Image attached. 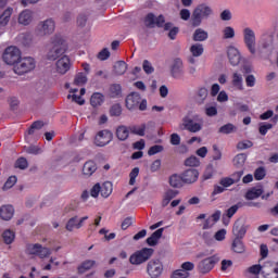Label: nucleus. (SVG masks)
Listing matches in <instances>:
<instances>
[{
    "mask_svg": "<svg viewBox=\"0 0 278 278\" xmlns=\"http://www.w3.org/2000/svg\"><path fill=\"white\" fill-rule=\"evenodd\" d=\"M52 48L49 50L47 54V59L52 62H55L58 58L66 53V41H64V38H62L60 35H55L52 38Z\"/></svg>",
    "mask_w": 278,
    "mask_h": 278,
    "instance_id": "nucleus-1",
    "label": "nucleus"
},
{
    "mask_svg": "<svg viewBox=\"0 0 278 278\" xmlns=\"http://www.w3.org/2000/svg\"><path fill=\"white\" fill-rule=\"evenodd\" d=\"M26 255H31L33 257H39L40 260H46L51 255V249L42 247L40 243H27L25 249Z\"/></svg>",
    "mask_w": 278,
    "mask_h": 278,
    "instance_id": "nucleus-2",
    "label": "nucleus"
},
{
    "mask_svg": "<svg viewBox=\"0 0 278 278\" xmlns=\"http://www.w3.org/2000/svg\"><path fill=\"white\" fill-rule=\"evenodd\" d=\"M36 68V60L31 56L20 58L17 63L13 66V71L16 75H25L26 73H31Z\"/></svg>",
    "mask_w": 278,
    "mask_h": 278,
    "instance_id": "nucleus-3",
    "label": "nucleus"
},
{
    "mask_svg": "<svg viewBox=\"0 0 278 278\" xmlns=\"http://www.w3.org/2000/svg\"><path fill=\"white\" fill-rule=\"evenodd\" d=\"M154 253L152 248H143L137 252H135L130 257V264L135 266H139V264H144Z\"/></svg>",
    "mask_w": 278,
    "mask_h": 278,
    "instance_id": "nucleus-4",
    "label": "nucleus"
},
{
    "mask_svg": "<svg viewBox=\"0 0 278 278\" xmlns=\"http://www.w3.org/2000/svg\"><path fill=\"white\" fill-rule=\"evenodd\" d=\"M3 62L9 66H15L21 60V50L14 46H10L4 50L2 55Z\"/></svg>",
    "mask_w": 278,
    "mask_h": 278,
    "instance_id": "nucleus-5",
    "label": "nucleus"
},
{
    "mask_svg": "<svg viewBox=\"0 0 278 278\" xmlns=\"http://www.w3.org/2000/svg\"><path fill=\"white\" fill-rule=\"evenodd\" d=\"M220 258H218L216 255H212L210 257L202 260L198 264L199 273H201L202 275H207V273L214 269V267L216 266V264H218Z\"/></svg>",
    "mask_w": 278,
    "mask_h": 278,
    "instance_id": "nucleus-6",
    "label": "nucleus"
},
{
    "mask_svg": "<svg viewBox=\"0 0 278 278\" xmlns=\"http://www.w3.org/2000/svg\"><path fill=\"white\" fill-rule=\"evenodd\" d=\"M147 273L151 278H160L162 277V273H164V264L160 260H151L147 265Z\"/></svg>",
    "mask_w": 278,
    "mask_h": 278,
    "instance_id": "nucleus-7",
    "label": "nucleus"
},
{
    "mask_svg": "<svg viewBox=\"0 0 278 278\" xmlns=\"http://www.w3.org/2000/svg\"><path fill=\"white\" fill-rule=\"evenodd\" d=\"M243 41L252 55H255V31L250 27L243 29Z\"/></svg>",
    "mask_w": 278,
    "mask_h": 278,
    "instance_id": "nucleus-8",
    "label": "nucleus"
},
{
    "mask_svg": "<svg viewBox=\"0 0 278 278\" xmlns=\"http://www.w3.org/2000/svg\"><path fill=\"white\" fill-rule=\"evenodd\" d=\"M114 134L112 131L104 129L100 130L94 138V144L96 147H105L108 143L113 140Z\"/></svg>",
    "mask_w": 278,
    "mask_h": 278,
    "instance_id": "nucleus-9",
    "label": "nucleus"
},
{
    "mask_svg": "<svg viewBox=\"0 0 278 278\" xmlns=\"http://www.w3.org/2000/svg\"><path fill=\"white\" fill-rule=\"evenodd\" d=\"M166 23V18L164 15H159L155 17V14L148 13L144 17V25L146 27H164V24Z\"/></svg>",
    "mask_w": 278,
    "mask_h": 278,
    "instance_id": "nucleus-10",
    "label": "nucleus"
},
{
    "mask_svg": "<svg viewBox=\"0 0 278 278\" xmlns=\"http://www.w3.org/2000/svg\"><path fill=\"white\" fill-rule=\"evenodd\" d=\"M182 126L184 129H186V131H190V134H198V131L203 129V124L194 122L190 116H185L182 118Z\"/></svg>",
    "mask_w": 278,
    "mask_h": 278,
    "instance_id": "nucleus-11",
    "label": "nucleus"
},
{
    "mask_svg": "<svg viewBox=\"0 0 278 278\" xmlns=\"http://www.w3.org/2000/svg\"><path fill=\"white\" fill-rule=\"evenodd\" d=\"M170 74L174 79H181L184 77V61L180 58L174 59L170 66Z\"/></svg>",
    "mask_w": 278,
    "mask_h": 278,
    "instance_id": "nucleus-12",
    "label": "nucleus"
},
{
    "mask_svg": "<svg viewBox=\"0 0 278 278\" xmlns=\"http://www.w3.org/2000/svg\"><path fill=\"white\" fill-rule=\"evenodd\" d=\"M39 36H47L55 31V22L51 18L41 22L38 25Z\"/></svg>",
    "mask_w": 278,
    "mask_h": 278,
    "instance_id": "nucleus-13",
    "label": "nucleus"
},
{
    "mask_svg": "<svg viewBox=\"0 0 278 278\" xmlns=\"http://www.w3.org/2000/svg\"><path fill=\"white\" fill-rule=\"evenodd\" d=\"M56 73L66 75L71 71V59L66 55L59 59L55 63Z\"/></svg>",
    "mask_w": 278,
    "mask_h": 278,
    "instance_id": "nucleus-14",
    "label": "nucleus"
},
{
    "mask_svg": "<svg viewBox=\"0 0 278 278\" xmlns=\"http://www.w3.org/2000/svg\"><path fill=\"white\" fill-rule=\"evenodd\" d=\"M244 175V172L239 170L232 174V178L230 177H224L219 180V186H223L224 188H230V186H233V184H238L240 179H242V176Z\"/></svg>",
    "mask_w": 278,
    "mask_h": 278,
    "instance_id": "nucleus-15",
    "label": "nucleus"
},
{
    "mask_svg": "<svg viewBox=\"0 0 278 278\" xmlns=\"http://www.w3.org/2000/svg\"><path fill=\"white\" fill-rule=\"evenodd\" d=\"M227 55L231 66H238V64H240V61L242 60L240 50H238L236 47H232V46L228 47Z\"/></svg>",
    "mask_w": 278,
    "mask_h": 278,
    "instance_id": "nucleus-16",
    "label": "nucleus"
},
{
    "mask_svg": "<svg viewBox=\"0 0 278 278\" xmlns=\"http://www.w3.org/2000/svg\"><path fill=\"white\" fill-rule=\"evenodd\" d=\"M140 93L131 92L126 97V108L127 110H137L138 105H140L141 101Z\"/></svg>",
    "mask_w": 278,
    "mask_h": 278,
    "instance_id": "nucleus-17",
    "label": "nucleus"
},
{
    "mask_svg": "<svg viewBox=\"0 0 278 278\" xmlns=\"http://www.w3.org/2000/svg\"><path fill=\"white\" fill-rule=\"evenodd\" d=\"M185 184H197L199 181V172L195 168L186 169L182 174Z\"/></svg>",
    "mask_w": 278,
    "mask_h": 278,
    "instance_id": "nucleus-18",
    "label": "nucleus"
},
{
    "mask_svg": "<svg viewBox=\"0 0 278 278\" xmlns=\"http://www.w3.org/2000/svg\"><path fill=\"white\" fill-rule=\"evenodd\" d=\"M262 275L264 278H278V267H273V263L263 265Z\"/></svg>",
    "mask_w": 278,
    "mask_h": 278,
    "instance_id": "nucleus-19",
    "label": "nucleus"
},
{
    "mask_svg": "<svg viewBox=\"0 0 278 278\" xmlns=\"http://www.w3.org/2000/svg\"><path fill=\"white\" fill-rule=\"evenodd\" d=\"M193 12L199 14L202 18H210V16H212V14L214 13L212 7L205 3L199 4Z\"/></svg>",
    "mask_w": 278,
    "mask_h": 278,
    "instance_id": "nucleus-20",
    "label": "nucleus"
},
{
    "mask_svg": "<svg viewBox=\"0 0 278 278\" xmlns=\"http://www.w3.org/2000/svg\"><path fill=\"white\" fill-rule=\"evenodd\" d=\"M262 194H264V187H262V186L253 187L247 191L245 199L248 201H253L255 199H260V197H262Z\"/></svg>",
    "mask_w": 278,
    "mask_h": 278,
    "instance_id": "nucleus-21",
    "label": "nucleus"
},
{
    "mask_svg": "<svg viewBox=\"0 0 278 278\" xmlns=\"http://www.w3.org/2000/svg\"><path fill=\"white\" fill-rule=\"evenodd\" d=\"M231 84L235 90H239L240 92H242V90H244V79L242 78V74L235 72L232 74Z\"/></svg>",
    "mask_w": 278,
    "mask_h": 278,
    "instance_id": "nucleus-22",
    "label": "nucleus"
},
{
    "mask_svg": "<svg viewBox=\"0 0 278 278\" xmlns=\"http://www.w3.org/2000/svg\"><path fill=\"white\" fill-rule=\"evenodd\" d=\"M97 266V261L94 260H86L78 267V275H84V273H88V270H92Z\"/></svg>",
    "mask_w": 278,
    "mask_h": 278,
    "instance_id": "nucleus-23",
    "label": "nucleus"
},
{
    "mask_svg": "<svg viewBox=\"0 0 278 278\" xmlns=\"http://www.w3.org/2000/svg\"><path fill=\"white\" fill-rule=\"evenodd\" d=\"M97 163L94 161H87L83 166V175L85 177H92L97 173Z\"/></svg>",
    "mask_w": 278,
    "mask_h": 278,
    "instance_id": "nucleus-24",
    "label": "nucleus"
},
{
    "mask_svg": "<svg viewBox=\"0 0 278 278\" xmlns=\"http://www.w3.org/2000/svg\"><path fill=\"white\" fill-rule=\"evenodd\" d=\"M13 216H14V206L3 205L0 207V218H2V220H12Z\"/></svg>",
    "mask_w": 278,
    "mask_h": 278,
    "instance_id": "nucleus-25",
    "label": "nucleus"
},
{
    "mask_svg": "<svg viewBox=\"0 0 278 278\" xmlns=\"http://www.w3.org/2000/svg\"><path fill=\"white\" fill-rule=\"evenodd\" d=\"M110 99H118L123 97V87L121 84H112L109 88Z\"/></svg>",
    "mask_w": 278,
    "mask_h": 278,
    "instance_id": "nucleus-26",
    "label": "nucleus"
},
{
    "mask_svg": "<svg viewBox=\"0 0 278 278\" xmlns=\"http://www.w3.org/2000/svg\"><path fill=\"white\" fill-rule=\"evenodd\" d=\"M232 232L236 236V238L242 240V238L247 236V226H244V224H240V222H236L232 227Z\"/></svg>",
    "mask_w": 278,
    "mask_h": 278,
    "instance_id": "nucleus-27",
    "label": "nucleus"
},
{
    "mask_svg": "<svg viewBox=\"0 0 278 278\" xmlns=\"http://www.w3.org/2000/svg\"><path fill=\"white\" fill-rule=\"evenodd\" d=\"M179 194V191L169 189L163 194L162 207H167V205Z\"/></svg>",
    "mask_w": 278,
    "mask_h": 278,
    "instance_id": "nucleus-28",
    "label": "nucleus"
},
{
    "mask_svg": "<svg viewBox=\"0 0 278 278\" xmlns=\"http://www.w3.org/2000/svg\"><path fill=\"white\" fill-rule=\"evenodd\" d=\"M164 228H159L147 239V244H149V247H155V244H157V242L160 241V238H162Z\"/></svg>",
    "mask_w": 278,
    "mask_h": 278,
    "instance_id": "nucleus-29",
    "label": "nucleus"
},
{
    "mask_svg": "<svg viewBox=\"0 0 278 278\" xmlns=\"http://www.w3.org/2000/svg\"><path fill=\"white\" fill-rule=\"evenodd\" d=\"M231 251H233V253H239V254H242L247 251V247H244V242H242V239L240 238L233 239L231 243Z\"/></svg>",
    "mask_w": 278,
    "mask_h": 278,
    "instance_id": "nucleus-30",
    "label": "nucleus"
},
{
    "mask_svg": "<svg viewBox=\"0 0 278 278\" xmlns=\"http://www.w3.org/2000/svg\"><path fill=\"white\" fill-rule=\"evenodd\" d=\"M185 184L182 174H174L169 177V186L172 188H181Z\"/></svg>",
    "mask_w": 278,
    "mask_h": 278,
    "instance_id": "nucleus-31",
    "label": "nucleus"
},
{
    "mask_svg": "<svg viewBox=\"0 0 278 278\" xmlns=\"http://www.w3.org/2000/svg\"><path fill=\"white\" fill-rule=\"evenodd\" d=\"M104 101H105V96H103V93L101 92H94L90 98V103L92 108H99L103 105Z\"/></svg>",
    "mask_w": 278,
    "mask_h": 278,
    "instance_id": "nucleus-32",
    "label": "nucleus"
},
{
    "mask_svg": "<svg viewBox=\"0 0 278 278\" xmlns=\"http://www.w3.org/2000/svg\"><path fill=\"white\" fill-rule=\"evenodd\" d=\"M12 12H14V9L7 8L3 13L0 15V27H5L10 23V18H12Z\"/></svg>",
    "mask_w": 278,
    "mask_h": 278,
    "instance_id": "nucleus-33",
    "label": "nucleus"
},
{
    "mask_svg": "<svg viewBox=\"0 0 278 278\" xmlns=\"http://www.w3.org/2000/svg\"><path fill=\"white\" fill-rule=\"evenodd\" d=\"M207 94H210V92L207 91V88L201 87L198 89V92L195 96V102L198 103V105H203V103H205V99H207Z\"/></svg>",
    "mask_w": 278,
    "mask_h": 278,
    "instance_id": "nucleus-34",
    "label": "nucleus"
},
{
    "mask_svg": "<svg viewBox=\"0 0 278 278\" xmlns=\"http://www.w3.org/2000/svg\"><path fill=\"white\" fill-rule=\"evenodd\" d=\"M114 190L113 185L111 181H105L102 186H100V194L103 199H108L112 191Z\"/></svg>",
    "mask_w": 278,
    "mask_h": 278,
    "instance_id": "nucleus-35",
    "label": "nucleus"
},
{
    "mask_svg": "<svg viewBox=\"0 0 278 278\" xmlns=\"http://www.w3.org/2000/svg\"><path fill=\"white\" fill-rule=\"evenodd\" d=\"M207 38H208L207 31L203 30L202 28H198L193 33L194 42H205Z\"/></svg>",
    "mask_w": 278,
    "mask_h": 278,
    "instance_id": "nucleus-36",
    "label": "nucleus"
},
{
    "mask_svg": "<svg viewBox=\"0 0 278 278\" xmlns=\"http://www.w3.org/2000/svg\"><path fill=\"white\" fill-rule=\"evenodd\" d=\"M18 23L20 25H29V23H31V11H22L18 16Z\"/></svg>",
    "mask_w": 278,
    "mask_h": 278,
    "instance_id": "nucleus-37",
    "label": "nucleus"
},
{
    "mask_svg": "<svg viewBox=\"0 0 278 278\" xmlns=\"http://www.w3.org/2000/svg\"><path fill=\"white\" fill-rule=\"evenodd\" d=\"M114 75H125L127 73V63L125 61H117L113 67Z\"/></svg>",
    "mask_w": 278,
    "mask_h": 278,
    "instance_id": "nucleus-38",
    "label": "nucleus"
},
{
    "mask_svg": "<svg viewBox=\"0 0 278 278\" xmlns=\"http://www.w3.org/2000/svg\"><path fill=\"white\" fill-rule=\"evenodd\" d=\"M129 128H127V126H118L116 129V136L118 138V140H121L122 142H124V140H127V138H129Z\"/></svg>",
    "mask_w": 278,
    "mask_h": 278,
    "instance_id": "nucleus-39",
    "label": "nucleus"
},
{
    "mask_svg": "<svg viewBox=\"0 0 278 278\" xmlns=\"http://www.w3.org/2000/svg\"><path fill=\"white\" fill-rule=\"evenodd\" d=\"M203 45L201 43H194L190 47V52L193 58H201V55H203Z\"/></svg>",
    "mask_w": 278,
    "mask_h": 278,
    "instance_id": "nucleus-40",
    "label": "nucleus"
},
{
    "mask_svg": "<svg viewBox=\"0 0 278 278\" xmlns=\"http://www.w3.org/2000/svg\"><path fill=\"white\" fill-rule=\"evenodd\" d=\"M130 134L135 136H144V131H147V124H142L141 126H130L129 127Z\"/></svg>",
    "mask_w": 278,
    "mask_h": 278,
    "instance_id": "nucleus-41",
    "label": "nucleus"
},
{
    "mask_svg": "<svg viewBox=\"0 0 278 278\" xmlns=\"http://www.w3.org/2000/svg\"><path fill=\"white\" fill-rule=\"evenodd\" d=\"M185 166H189L191 168H197V167L201 166V161L199 160V157L191 155L185 161Z\"/></svg>",
    "mask_w": 278,
    "mask_h": 278,
    "instance_id": "nucleus-42",
    "label": "nucleus"
},
{
    "mask_svg": "<svg viewBox=\"0 0 278 278\" xmlns=\"http://www.w3.org/2000/svg\"><path fill=\"white\" fill-rule=\"evenodd\" d=\"M245 203L242 202H238L237 204L230 206L227 211H226V216L227 218H233V215L238 212V210L240 207H244Z\"/></svg>",
    "mask_w": 278,
    "mask_h": 278,
    "instance_id": "nucleus-43",
    "label": "nucleus"
},
{
    "mask_svg": "<svg viewBox=\"0 0 278 278\" xmlns=\"http://www.w3.org/2000/svg\"><path fill=\"white\" fill-rule=\"evenodd\" d=\"M247 162V154L244 153H240V154H237L233 159V164L235 166H237L238 168H241V166L243 164H245Z\"/></svg>",
    "mask_w": 278,
    "mask_h": 278,
    "instance_id": "nucleus-44",
    "label": "nucleus"
},
{
    "mask_svg": "<svg viewBox=\"0 0 278 278\" xmlns=\"http://www.w3.org/2000/svg\"><path fill=\"white\" fill-rule=\"evenodd\" d=\"M233 131H236V127H235V125L231 124V123H228V124L222 126V127L218 129V132H219V134H225V135L233 134Z\"/></svg>",
    "mask_w": 278,
    "mask_h": 278,
    "instance_id": "nucleus-45",
    "label": "nucleus"
},
{
    "mask_svg": "<svg viewBox=\"0 0 278 278\" xmlns=\"http://www.w3.org/2000/svg\"><path fill=\"white\" fill-rule=\"evenodd\" d=\"M2 238L5 244H12V242H14L15 235L12 230H5L2 233Z\"/></svg>",
    "mask_w": 278,
    "mask_h": 278,
    "instance_id": "nucleus-46",
    "label": "nucleus"
},
{
    "mask_svg": "<svg viewBox=\"0 0 278 278\" xmlns=\"http://www.w3.org/2000/svg\"><path fill=\"white\" fill-rule=\"evenodd\" d=\"M269 129H273V124H270V123H260L258 124V134H261V136H266V134H268Z\"/></svg>",
    "mask_w": 278,
    "mask_h": 278,
    "instance_id": "nucleus-47",
    "label": "nucleus"
},
{
    "mask_svg": "<svg viewBox=\"0 0 278 278\" xmlns=\"http://www.w3.org/2000/svg\"><path fill=\"white\" fill-rule=\"evenodd\" d=\"M223 34H224V39L225 40H229L230 38L236 37V30L231 26L225 27L224 30H223Z\"/></svg>",
    "mask_w": 278,
    "mask_h": 278,
    "instance_id": "nucleus-48",
    "label": "nucleus"
},
{
    "mask_svg": "<svg viewBox=\"0 0 278 278\" xmlns=\"http://www.w3.org/2000/svg\"><path fill=\"white\" fill-rule=\"evenodd\" d=\"M111 116H121L123 114V106L119 103L113 104L110 109Z\"/></svg>",
    "mask_w": 278,
    "mask_h": 278,
    "instance_id": "nucleus-49",
    "label": "nucleus"
},
{
    "mask_svg": "<svg viewBox=\"0 0 278 278\" xmlns=\"http://www.w3.org/2000/svg\"><path fill=\"white\" fill-rule=\"evenodd\" d=\"M16 181H17L16 176H10L4 182L2 190H10V188H14V186L16 185Z\"/></svg>",
    "mask_w": 278,
    "mask_h": 278,
    "instance_id": "nucleus-50",
    "label": "nucleus"
},
{
    "mask_svg": "<svg viewBox=\"0 0 278 278\" xmlns=\"http://www.w3.org/2000/svg\"><path fill=\"white\" fill-rule=\"evenodd\" d=\"M264 177H266V168H264V167L256 168L254 172V179L256 181H262V179H264Z\"/></svg>",
    "mask_w": 278,
    "mask_h": 278,
    "instance_id": "nucleus-51",
    "label": "nucleus"
},
{
    "mask_svg": "<svg viewBox=\"0 0 278 278\" xmlns=\"http://www.w3.org/2000/svg\"><path fill=\"white\" fill-rule=\"evenodd\" d=\"M201 23H203V17L193 11V14L191 17L192 27H199L201 25Z\"/></svg>",
    "mask_w": 278,
    "mask_h": 278,
    "instance_id": "nucleus-52",
    "label": "nucleus"
},
{
    "mask_svg": "<svg viewBox=\"0 0 278 278\" xmlns=\"http://www.w3.org/2000/svg\"><path fill=\"white\" fill-rule=\"evenodd\" d=\"M86 81H88V77H86V75H84V73H79L76 75V77L74 79V85L75 86H84V84H86Z\"/></svg>",
    "mask_w": 278,
    "mask_h": 278,
    "instance_id": "nucleus-53",
    "label": "nucleus"
},
{
    "mask_svg": "<svg viewBox=\"0 0 278 278\" xmlns=\"http://www.w3.org/2000/svg\"><path fill=\"white\" fill-rule=\"evenodd\" d=\"M140 175V168L134 167L129 174V186H135L136 185V177Z\"/></svg>",
    "mask_w": 278,
    "mask_h": 278,
    "instance_id": "nucleus-54",
    "label": "nucleus"
},
{
    "mask_svg": "<svg viewBox=\"0 0 278 278\" xmlns=\"http://www.w3.org/2000/svg\"><path fill=\"white\" fill-rule=\"evenodd\" d=\"M162 151H164V146L155 144L150 147L148 150V155H157V153H162Z\"/></svg>",
    "mask_w": 278,
    "mask_h": 278,
    "instance_id": "nucleus-55",
    "label": "nucleus"
},
{
    "mask_svg": "<svg viewBox=\"0 0 278 278\" xmlns=\"http://www.w3.org/2000/svg\"><path fill=\"white\" fill-rule=\"evenodd\" d=\"M214 177V166L208 165L203 173L202 179L203 181H207V179H212Z\"/></svg>",
    "mask_w": 278,
    "mask_h": 278,
    "instance_id": "nucleus-56",
    "label": "nucleus"
},
{
    "mask_svg": "<svg viewBox=\"0 0 278 278\" xmlns=\"http://www.w3.org/2000/svg\"><path fill=\"white\" fill-rule=\"evenodd\" d=\"M29 166V163L27 162V159L20 157L15 162V168H20L21 170H25Z\"/></svg>",
    "mask_w": 278,
    "mask_h": 278,
    "instance_id": "nucleus-57",
    "label": "nucleus"
},
{
    "mask_svg": "<svg viewBox=\"0 0 278 278\" xmlns=\"http://www.w3.org/2000/svg\"><path fill=\"white\" fill-rule=\"evenodd\" d=\"M190 277V273L184 270V269H176L173 274L170 278H189Z\"/></svg>",
    "mask_w": 278,
    "mask_h": 278,
    "instance_id": "nucleus-58",
    "label": "nucleus"
},
{
    "mask_svg": "<svg viewBox=\"0 0 278 278\" xmlns=\"http://www.w3.org/2000/svg\"><path fill=\"white\" fill-rule=\"evenodd\" d=\"M65 229H67V231H73V229H77V216L68 219Z\"/></svg>",
    "mask_w": 278,
    "mask_h": 278,
    "instance_id": "nucleus-59",
    "label": "nucleus"
},
{
    "mask_svg": "<svg viewBox=\"0 0 278 278\" xmlns=\"http://www.w3.org/2000/svg\"><path fill=\"white\" fill-rule=\"evenodd\" d=\"M42 127H45V123H42L41 121L34 122L28 129L29 136L34 134L35 129H42Z\"/></svg>",
    "mask_w": 278,
    "mask_h": 278,
    "instance_id": "nucleus-60",
    "label": "nucleus"
},
{
    "mask_svg": "<svg viewBox=\"0 0 278 278\" xmlns=\"http://www.w3.org/2000/svg\"><path fill=\"white\" fill-rule=\"evenodd\" d=\"M255 83H256V78L254 75L249 74L248 76H245V86L248 88H254L255 87Z\"/></svg>",
    "mask_w": 278,
    "mask_h": 278,
    "instance_id": "nucleus-61",
    "label": "nucleus"
},
{
    "mask_svg": "<svg viewBox=\"0 0 278 278\" xmlns=\"http://www.w3.org/2000/svg\"><path fill=\"white\" fill-rule=\"evenodd\" d=\"M262 270H264V266L252 265L251 267H249L248 273H250L251 275H260V273H262Z\"/></svg>",
    "mask_w": 278,
    "mask_h": 278,
    "instance_id": "nucleus-62",
    "label": "nucleus"
},
{
    "mask_svg": "<svg viewBox=\"0 0 278 278\" xmlns=\"http://www.w3.org/2000/svg\"><path fill=\"white\" fill-rule=\"evenodd\" d=\"M251 147H253V143L251 140L240 141L237 144V149H239L240 151H244V149H251Z\"/></svg>",
    "mask_w": 278,
    "mask_h": 278,
    "instance_id": "nucleus-63",
    "label": "nucleus"
},
{
    "mask_svg": "<svg viewBox=\"0 0 278 278\" xmlns=\"http://www.w3.org/2000/svg\"><path fill=\"white\" fill-rule=\"evenodd\" d=\"M142 66H143V71H144V73H147V75H151V73H153V71H155L153 68V65H151V62H149V60H144Z\"/></svg>",
    "mask_w": 278,
    "mask_h": 278,
    "instance_id": "nucleus-64",
    "label": "nucleus"
}]
</instances>
